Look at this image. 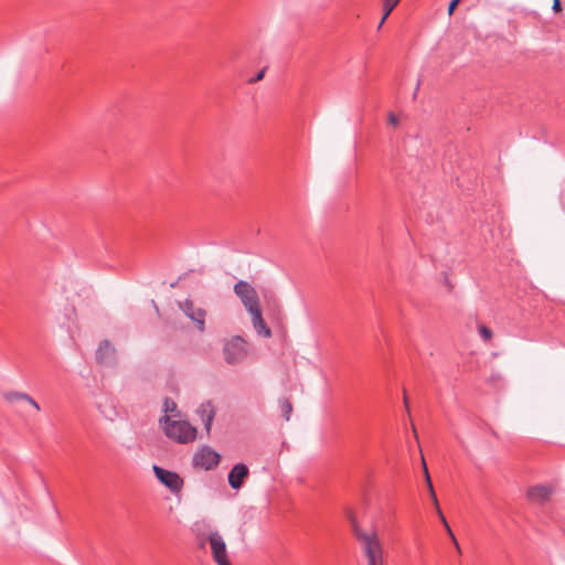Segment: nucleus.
I'll list each match as a JSON object with an SVG mask.
<instances>
[{
	"label": "nucleus",
	"instance_id": "nucleus-1",
	"mask_svg": "<svg viewBox=\"0 0 565 565\" xmlns=\"http://www.w3.org/2000/svg\"><path fill=\"white\" fill-rule=\"evenodd\" d=\"M353 533L360 544L366 565H385L383 542L374 530L365 531L353 522Z\"/></svg>",
	"mask_w": 565,
	"mask_h": 565
},
{
	"label": "nucleus",
	"instance_id": "nucleus-26",
	"mask_svg": "<svg viewBox=\"0 0 565 565\" xmlns=\"http://www.w3.org/2000/svg\"><path fill=\"white\" fill-rule=\"evenodd\" d=\"M401 0H383V3L391 4L393 7H396Z\"/></svg>",
	"mask_w": 565,
	"mask_h": 565
},
{
	"label": "nucleus",
	"instance_id": "nucleus-15",
	"mask_svg": "<svg viewBox=\"0 0 565 565\" xmlns=\"http://www.w3.org/2000/svg\"><path fill=\"white\" fill-rule=\"evenodd\" d=\"M279 408H280L281 416L286 420H289L290 416H291V413H292V404H291V402L288 398H280L279 399Z\"/></svg>",
	"mask_w": 565,
	"mask_h": 565
},
{
	"label": "nucleus",
	"instance_id": "nucleus-4",
	"mask_svg": "<svg viewBox=\"0 0 565 565\" xmlns=\"http://www.w3.org/2000/svg\"><path fill=\"white\" fill-rule=\"evenodd\" d=\"M233 289L247 312L260 308L257 291L248 281L238 280Z\"/></svg>",
	"mask_w": 565,
	"mask_h": 565
},
{
	"label": "nucleus",
	"instance_id": "nucleus-20",
	"mask_svg": "<svg viewBox=\"0 0 565 565\" xmlns=\"http://www.w3.org/2000/svg\"><path fill=\"white\" fill-rule=\"evenodd\" d=\"M395 7L391 6V4H387V3H383V10H384V13H383V17H382V23L385 22V20L388 18V15L391 14V12L394 10Z\"/></svg>",
	"mask_w": 565,
	"mask_h": 565
},
{
	"label": "nucleus",
	"instance_id": "nucleus-2",
	"mask_svg": "<svg viewBox=\"0 0 565 565\" xmlns=\"http://www.w3.org/2000/svg\"><path fill=\"white\" fill-rule=\"evenodd\" d=\"M163 430L166 435L180 444H188L196 438V428L185 420H170L164 416Z\"/></svg>",
	"mask_w": 565,
	"mask_h": 565
},
{
	"label": "nucleus",
	"instance_id": "nucleus-12",
	"mask_svg": "<svg viewBox=\"0 0 565 565\" xmlns=\"http://www.w3.org/2000/svg\"><path fill=\"white\" fill-rule=\"evenodd\" d=\"M248 313L250 315L252 323H253L255 331L264 338H270L271 330L263 319L262 309L260 308L254 309L253 311H250Z\"/></svg>",
	"mask_w": 565,
	"mask_h": 565
},
{
	"label": "nucleus",
	"instance_id": "nucleus-19",
	"mask_svg": "<svg viewBox=\"0 0 565 565\" xmlns=\"http://www.w3.org/2000/svg\"><path fill=\"white\" fill-rule=\"evenodd\" d=\"M177 408V404L169 397H166L163 401V411L164 413L173 412Z\"/></svg>",
	"mask_w": 565,
	"mask_h": 565
},
{
	"label": "nucleus",
	"instance_id": "nucleus-3",
	"mask_svg": "<svg viewBox=\"0 0 565 565\" xmlns=\"http://www.w3.org/2000/svg\"><path fill=\"white\" fill-rule=\"evenodd\" d=\"M224 360L228 364L243 362L247 356V342L236 335L228 340L223 348Z\"/></svg>",
	"mask_w": 565,
	"mask_h": 565
},
{
	"label": "nucleus",
	"instance_id": "nucleus-5",
	"mask_svg": "<svg viewBox=\"0 0 565 565\" xmlns=\"http://www.w3.org/2000/svg\"><path fill=\"white\" fill-rule=\"evenodd\" d=\"M156 478L167 487L172 493L181 492L183 488V479L174 471L167 470L162 467L154 465L152 467Z\"/></svg>",
	"mask_w": 565,
	"mask_h": 565
},
{
	"label": "nucleus",
	"instance_id": "nucleus-8",
	"mask_svg": "<svg viewBox=\"0 0 565 565\" xmlns=\"http://www.w3.org/2000/svg\"><path fill=\"white\" fill-rule=\"evenodd\" d=\"M180 308L189 319L196 323V328L203 332L205 329V310L196 308L190 299H186L182 305H180Z\"/></svg>",
	"mask_w": 565,
	"mask_h": 565
},
{
	"label": "nucleus",
	"instance_id": "nucleus-28",
	"mask_svg": "<svg viewBox=\"0 0 565 565\" xmlns=\"http://www.w3.org/2000/svg\"><path fill=\"white\" fill-rule=\"evenodd\" d=\"M418 88H419V82H418V83H417V85H416V89H415V93H414V97L416 96V93H417Z\"/></svg>",
	"mask_w": 565,
	"mask_h": 565
},
{
	"label": "nucleus",
	"instance_id": "nucleus-10",
	"mask_svg": "<svg viewBox=\"0 0 565 565\" xmlns=\"http://www.w3.org/2000/svg\"><path fill=\"white\" fill-rule=\"evenodd\" d=\"M115 347L108 340L102 341L96 350V360L98 363L111 364L115 361Z\"/></svg>",
	"mask_w": 565,
	"mask_h": 565
},
{
	"label": "nucleus",
	"instance_id": "nucleus-25",
	"mask_svg": "<svg viewBox=\"0 0 565 565\" xmlns=\"http://www.w3.org/2000/svg\"><path fill=\"white\" fill-rule=\"evenodd\" d=\"M388 121H390L391 125L395 126V125H397V117L393 113H390L388 114Z\"/></svg>",
	"mask_w": 565,
	"mask_h": 565
},
{
	"label": "nucleus",
	"instance_id": "nucleus-22",
	"mask_svg": "<svg viewBox=\"0 0 565 565\" xmlns=\"http://www.w3.org/2000/svg\"><path fill=\"white\" fill-rule=\"evenodd\" d=\"M26 403H29L38 412L41 409L39 403L30 395L29 398H26Z\"/></svg>",
	"mask_w": 565,
	"mask_h": 565
},
{
	"label": "nucleus",
	"instance_id": "nucleus-13",
	"mask_svg": "<svg viewBox=\"0 0 565 565\" xmlns=\"http://www.w3.org/2000/svg\"><path fill=\"white\" fill-rule=\"evenodd\" d=\"M552 490L545 486H535L527 490V498L534 503L542 504L546 502L551 497Z\"/></svg>",
	"mask_w": 565,
	"mask_h": 565
},
{
	"label": "nucleus",
	"instance_id": "nucleus-29",
	"mask_svg": "<svg viewBox=\"0 0 565 565\" xmlns=\"http://www.w3.org/2000/svg\"><path fill=\"white\" fill-rule=\"evenodd\" d=\"M384 23H382V20L379 22V25H377V30H380L382 28Z\"/></svg>",
	"mask_w": 565,
	"mask_h": 565
},
{
	"label": "nucleus",
	"instance_id": "nucleus-27",
	"mask_svg": "<svg viewBox=\"0 0 565 565\" xmlns=\"http://www.w3.org/2000/svg\"><path fill=\"white\" fill-rule=\"evenodd\" d=\"M217 565H231V563L228 559H226V561L217 563Z\"/></svg>",
	"mask_w": 565,
	"mask_h": 565
},
{
	"label": "nucleus",
	"instance_id": "nucleus-11",
	"mask_svg": "<svg viewBox=\"0 0 565 565\" xmlns=\"http://www.w3.org/2000/svg\"><path fill=\"white\" fill-rule=\"evenodd\" d=\"M215 414L216 409L210 401L202 403L198 408V415L200 416V419L203 423L204 429L207 434L211 431Z\"/></svg>",
	"mask_w": 565,
	"mask_h": 565
},
{
	"label": "nucleus",
	"instance_id": "nucleus-21",
	"mask_svg": "<svg viewBox=\"0 0 565 565\" xmlns=\"http://www.w3.org/2000/svg\"><path fill=\"white\" fill-rule=\"evenodd\" d=\"M460 0H451L448 6V14L451 15L459 4Z\"/></svg>",
	"mask_w": 565,
	"mask_h": 565
},
{
	"label": "nucleus",
	"instance_id": "nucleus-17",
	"mask_svg": "<svg viewBox=\"0 0 565 565\" xmlns=\"http://www.w3.org/2000/svg\"><path fill=\"white\" fill-rule=\"evenodd\" d=\"M437 514L440 518V520H441L444 526L446 527L448 534L450 535L451 540L454 541L457 550L460 552L459 544H458V542H457V540H456V537H455V535H454V533H452V531H451V529H450V526H449V524H448V522H447V520H446V518H445V515H444V513H443L440 508H438Z\"/></svg>",
	"mask_w": 565,
	"mask_h": 565
},
{
	"label": "nucleus",
	"instance_id": "nucleus-7",
	"mask_svg": "<svg viewBox=\"0 0 565 565\" xmlns=\"http://www.w3.org/2000/svg\"><path fill=\"white\" fill-rule=\"evenodd\" d=\"M207 541L210 543L212 557L216 564L228 559L225 541L217 531L211 532L207 536Z\"/></svg>",
	"mask_w": 565,
	"mask_h": 565
},
{
	"label": "nucleus",
	"instance_id": "nucleus-16",
	"mask_svg": "<svg viewBox=\"0 0 565 565\" xmlns=\"http://www.w3.org/2000/svg\"><path fill=\"white\" fill-rule=\"evenodd\" d=\"M4 398L10 403H14V402H19V401L26 402V398H29V394L21 393V392H8L4 394Z\"/></svg>",
	"mask_w": 565,
	"mask_h": 565
},
{
	"label": "nucleus",
	"instance_id": "nucleus-14",
	"mask_svg": "<svg viewBox=\"0 0 565 565\" xmlns=\"http://www.w3.org/2000/svg\"><path fill=\"white\" fill-rule=\"evenodd\" d=\"M423 465H424V471H425V480H426V483H427V487H428V490H429L431 502L434 503V505L436 508V512H438V508H440V507H439L438 499H437V495H436L435 490H434V486H433V482H431L428 469H427L426 463H425L424 460H423Z\"/></svg>",
	"mask_w": 565,
	"mask_h": 565
},
{
	"label": "nucleus",
	"instance_id": "nucleus-24",
	"mask_svg": "<svg viewBox=\"0 0 565 565\" xmlns=\"http://www.w3.org/2000/svg\"><path fill=\"white\" fill-rule=\"evenodd\" d=\"M552 9H553L555 12L561 11V9H562L561 0H554V1H553V7H552Z\"/></svg>",
	"mask_w": 565,
	"mask_h": 565
},
{
	"label": "nucleus",
	"instance_id": "nucleus-18",
	"mask_svg": "<svg viewBox=\"0 0 565 565\" xmlns=\"http://www.w3.org/2000/svg\"><path fill=\"white\" fill-rule=\"evenodd\" d=\"M478 332L480 334V337L482 338L483 341L488 342L492 339V331L490 328H488L487 326L484 324H479L478 326Z\"/></svg>",
	"mask_w": 565,
	"mask_h": 565
},
{
	"label": "nucleus",
	"instance_id": "nucleus-23",
	"mask_svg": "<svg viewBox=\"0 0 565 565\" xmlns=\"http://www.w3.org/2000/svg\"><path fill=\"white\" fill-rule=\"evenodd\" d=\"M264 75H265V68L259 71L255 77L249 79V82L250 83H256V82L263 79Z\"/></svg>",
	"mask_w": 565,
	"mask_h": 565
},
{
	"label": "nucleus",
	"instance_id": "nucleus-6",
	"mask_svg": "<svg viewBox=\"0 0 565 565\" xmlns=\"http://www.w3.org/2000/svg\"><path fill=\"white\" fill-rule=\"evenodd\" d=\"M221 455L209 446L200 448L194 455L192 462L195 467L204 470H212L220 463Z\"/></svg>",
	"mask_w": 565,
	"mask_h": 565
},
{
	"label": "nucleus",
	"instance_id": "nucleus-9",
	"mask_svg": "<svg viewBox=\"0 0 565 565\" xmlns=\"http://www.w3.org/2000/svg\"><path fill=\"white\" fill-rule=\"evenodd\" d=\"M248 476L249 469L245 463L234 465L227 476L230 487L233 490H239Z\"/></svg>",
	"mask_w": 565,
	"mask_h": 565
}]
</instances>
